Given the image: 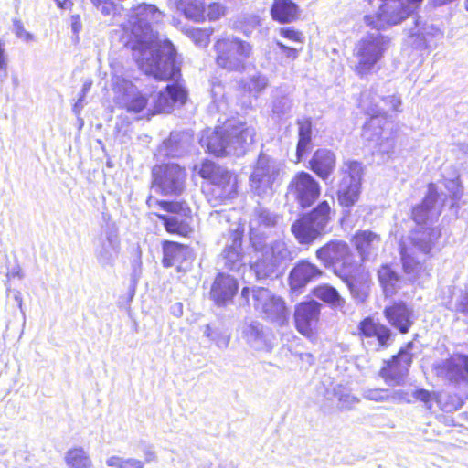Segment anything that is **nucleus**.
Here are the masks:
<instances>
[{
  "mask_svg": "<svg viewBox=\"0 0 468 468\" xmlns=\"http://www.w3.org/2000/svg\"><path fill=\"white\" fill-rule=\"evenodd\" d=\"M282 172L283 167L280 162L261 154L250 176L251 190L261 198L271 197L274 192V185L279 184Z\"/></svg>",
  "mask_w": 468,
  "mask_h": 468,
  "instance_id": "9b49d317",
  "label": "nucleus"
},
{
  "mask_svg": "<svg viewBox=\"0 0 468 468\" xmlns=\"http://www.w3.org/2000/svg\"><path fill=\"white\" fill-rule=\"evenodd\" d=\"M319 183L307 172L297 173L288 186V195L305 208L312 206L320 196Z\"/></svg>",
  "mask_w": 468,
  "mask_h": 468,
  "instance_id": "a211bd4d",
  "label": "nucleus"
},
{
  "mask_svg": "<svg viewBox=\"0 0 468 468\" xmlns=\"http://www.w3.org/2000/svg\"><path fill=\"white\" fill-rule=\"evenodd\" d=\"M97 8L100 9V11L103 15L108 16L113 10V4L112 2H110L109 0H106L102 5H101L100 7H97Z\"/></svg>",
  "mask_w": 468,
  "mask_h": 468,
  "instance_id": "774afa93",
  "label": "nucleus"
},
{
  "mask_svg": "<svg viewBox=\"0 0 468 468\" xmlns=\"http://www.w3.org/2000/svg\"><path fill=\"white\" fill-rule=\"evenodd\" d=\"M298 125L299 140L297 144L296 154L297 161L299 162L309 149L312 136V125L311 122L308 120L299 121Z\"/></svg>",
  "mask_w": 468,
  "mask_h": 468,
  "instance_id": "58836bf2",
  "label": "nucleus"
},
{
  "mask_svg": "<svg viewBox=\"0 0 468 468\" xmlns=\"http://www.w3.org/2000/svg\"><path fill=\"white\" fill-rule=\"evenodd\" d=\"M159 206L165 211L174 213V214H182L184 216L189 212V208L184 203L180 202H170V201H160Z\"/></svg>",
  "mask_w": 468,
  "mask_h": 468,
  "instance_id": "603ef678",
  "label": "nucleus"
},
{
  "mask_svg": "<svg viewBox=\"0 0 468 468\" xmlns=\"http://www.w3.org/2000/svg\"><path fill=\"white\" fill-rule=\"evenodd\" d=\"M271 17L280 23H291L297 19L299 8L292 0H273Z\"/></svg>",
  "mask_w": 468,
  "mask_h": 468,
  "instance_id": "2f4dec72",
  "label": "nucleus"
},
{
  "mask_svg": "<svg viewBox=\"0 0 468 468\" xmlns=\"http://www.w3.org/2000/svg\"><path fill=\"white\" fill-rule=\"evenodd\" d=\"M352 242L362 261L374 259L381 246V237L371 230H359L352 238Z\"/></svg>",
  "mask_w": 468,
  "mask_h": 468,
  "instance_id": "b1692460",
  "label": "nucleus"
},
{
  "mask_svg": "<svg viewBox=\"0 0 468 468\" xmlns=\"http://www.w3.org/2000/svg\"><path fill=\"white\" fill-rule=\"evenodd\" d=\"M241 299L252 305L263 319L282 324L287 318L284 301L267 288L244 287L241 290Z\"/></svg>",
  "mask_w": 468,
  "mask_h": 468,
  "instance_id": "0eeeda50",
  "label": "nucleus"
},
{
  "mask_svg": "<svg viewBox=\"0 0 468 468\" xmlns=\"http://www.w3.org/2000/svg\"><path fill=\"white\" fill-rule=\"evenodd\" d=\"M213 48L216 64L229 72H243L252 54V45L233 35L218 39Z\"/></svg>",
  "mask_w": 468,
  "mask_h": 468,
  "instance_id": "423d86ee",
  "label": "nucleus"
},
{
  "mask_svg": "<svg viewBox=\"0 0 468 468\" xmlns=\"http://www.w3.org/2000/svg\"><path fill=\"white\" fill-rule=\"evenodd\" d=\"M332 393L338 401V408L342 410H349L359 402L358 398L352 395L350 390L343 385L335 386Z\"/></svg>",
  "mask_w": 468,
  "mask_h": 468,
  "instance_id": "37998d69",
  "label": "nucleus"
},
{
  "mask_svg": "<svg viewBox=\"0 0 468 468\" xmlns=\"http://www.w3.org/2000/svg\"><path fill=\"white\" fill-rule=\"evenodd\" d=\"M242 335L247 344L255 350L270 352L272 349L271 332L258 321L246 323Z\"/></svg>",
  "mask_w": 468,
  "mask_h": 468,
  "instance_id": "5701e85b",
  "label": "nucleus"
},
{
  "mask_svg": "<svg viewBox=\"0 0 468 468\" xmlns=\"http://www.w3.org/2000/svg\"><path fill=\"white\" fill-rule=\"evenodd\" d=\"M413 34L421 36L426 46H428L432 39H441L443 37L442 31L432 25L418 29Z\"/></svg>",
  "mask_w": 468,
  "mask_h": 468,
  "instance_id": "3c124183",
  "label": "nucleus"
},
{
  "mask_svg": "<svg viewBox=\"0 0 468 468\" xmlns=\"http://www.w3.org/2000/svg\"><path fill=\"white\" fill-rule=\"evenodd\" d=\"M218 167V165L211 161H204L197 173L202 178L208 179L210 181Z\"/></svg>",
  "mask_w": 468,
  "mask_h": 468,
  "instance_id": "4d7b16f0",
  "label": "nucleus"
},
{
  "mask_svg": "<svg viewBox=\"0 0 468 468\" xmlns=\"http://www.w3.org/2000/svg\"><path fill=\"white\" fill-rule=\"evenodd\" d=\"M177 8L186 17L200 21L204 18L205 0H179Z\"/></svg>",
  "mask_w": 468,
  "mask_h": 468,
  "instance_id": "4c0bfd02",
  "label": "nucleus"
},
{
  "mask_svg": "<svg viewBox=\"0 0 468 468\" xmlns=\"http://www.w3.org/2000/svg\"><path fill=\"white\" fill-rule=\"evenodd\" d=\"M112 87L115 104L127 112L138 114L147 109L146 95L143 94L132 81L113 75Z\"/></svg>",
  "mask_w": 468,
  "mask_h": 468,
  "instance_id": "4468645a",
  "label": "nucleus"
},
{
  "mask_svg": "<svg viewBox=\"0 0 468 468\" xmlns=\"http://www.w3.org/2000/svg\"><path fill=\"white\" fill-rule=\"evenodd\" d=\"M388 321L399 332L405 334L412 324V311L404 303H395L384 311Z\"/></svg>",
  "mask_w": 468,
  "mask_h": 468,
  "instance_id": "c756f323",
  "label": "nucleus"
},
{
  "mask_svg": "<svg viewBox=\"0 0 468 468\" xmlns=\"http://www.w3.org/2000/svg\"><path fill=\"white\" fill-rule=\"evenodd\" d=\"M14 31L19 38H22L25 41H29V40L33 39L32 34H30L29 32H27L24 29V27L20 20H17V19L14 20Z\"/></svg>",
  "mask_w": 468,
  "mask_h": 468,
  "instance_id": "e2e57ef3",
  "label": "nucleus"
},
{
  "mask_svg": "<svg viewBox=\"0 0 468 468\" xmlns=\"http://www.w3.org/2000/svg\"><path fill=\"white\" fill-rule=\"evenodd\" d=\"M231 174L226 168L219 166L210 179V182L221 188L222 195L230 196L234 190V184L231 183Z\"/></svg>",
  "mask_w": 468,
  "mask_h": 468,
  "instance_id": "a19ab883",
  "label": "nucleus"
},
{
  "mask_svg": "<svg viewBox=\"0 0 468 468\" xmlns=\"http://www.w3.org/2000/svg\"><path fill=\"white\" fill-rule=\"evenodd\" d=\"M365 92L371 93L369 101L372 104H378V106H380L379 103H380V101H382L385 106L388 107L389 110L396 112H401L402 101H401L400 96L394 94V95H390V96H387V97H382V96L378 95V93L373 92L372 90H366Z\"/></svg>",
  "mask_w": 468,
  "mask_h": 468,
  "instance_id": "c03bdc74",
  "label": "nucleus"
},
{
  "mask_svg": "<svg viewBox=\"0 0 468 468\" xmlns=\"http://www.w3.org/2000/svg\"><path fill=\"white\" fill-rule=\"evenodd\" d=\"M378 280L387 296L395 294L403 282L401 277L388 265L379 269Z\"/></svg>",
  "mask_w": 468,
  "mask_h": 468,
  "instance_id": "f704fd0d",
  "label": "nucleus"
},
{
  "mask_svg": "<svg viewBox=\"0 0 468 468\" xmlns=\"http://www.w3.org/2000/svg\"><path fill=\"white\" fill-rule=\"evenodd\" d=\"M360 334L365 337H376L378 345L384 346L390 338V330L386 326L375 323L371 318L364 319L359 324Z\"/></svg>",
  "mask_w": 468,
  "mask_h": 468,
  "instance_id": "72a5a7b5",
  "label": "nucleus"
},
{
  "mask_svg": "<svg viewBox=\"0 0 468 468\" xmlns=\"http://www.w3.org/2000/svg\"><path fill=\"white\" fill-rule=\"evenodd\" d=\"M242 234L236 230L231 233V243L227 244L222 258L226 268L231 271L239 270L243 265Z\"/></svg>",
  "mask_w": 468,
  "mask_h": 468,
  "instance_id": "c85d7f7f",
  "label": "nucleus"
},
{
  "mask_svg": "<svg viewBox=\"0 0 468 468\" xmlns=\"http://www.w3.org/2000/svg\"><path fill=\"white\" fill-rule=\"evenodd\" d=\"M365 399L375 402H388V389L380 388H365L362 389Z\"/></svg>",
  "mask_w": 468,
  "mask_h": 468,
  "instance_id": "49530a36",
  "label": "nucleus"
},
{
  "mask_svg": "<svg viewBox=\"0 0 468 468\" xmlns=\"http://www.w3.org/2000/svg\"><path fill=\"white\" fill-rule=\"evenodd\" d=\"M238 282L230 275L219 273L211 287L210 296L218 306L230 303L238 292Z\"/></svg>",
  "mask_w": 468,
  "mask_h": 468,
  "instance_id": "393cba45",
  "label": "nucleus"
},
{
  "mask_svg": "<svg viewBox=\"0 0 468 468\" xmlns=\"http://www.w3.org/2000/svg\"><path fill=\"white\" fill-rule=\"evenodd\" d=\"M413 343H408L399 350L397 356H394L390 361L386 363L379 372L384 381L392 387L403 386L409 374V369L412 362V354L410 350Z\"/></svg>",
  "mask_w": 468,
  "mask_h": 468,
  "instance_id": "dca6fc26",
  "label": "nucleus"
},
{
  "mask_svg": "<svg viewBox=\"0 0 468 468\" xmlns=\"http://www.w3.org/2000/svg\"><path fill=\"white\" fill-rule=\"evenodd\" d=\"M187 34H188V37L192 39V41L197 46L207 47L209 43L211 30L201 29V28H192L187 31Z\"/></svg>",
  "mask_w": 468,
  "mask_h": 468,
  "instance_id": "8fccbe9b",
  "label": "nucleus"
},
{
  "mask_svg": "<svg viewBox=\"0 0 468 468\" xmlns=\"http://www.w3.org/2000/svg\"><path fill=\"white\" fill-rule=\"evenodd\" d=\"M162 18V12L156 6L142 4L132 10L123 30L134 42L132 48L142 71L155 80H177L180 69L176 65L175 48L153 28Z\"/></svg>",
  "mask_w": 468,
  "mask_h": 468,
  "instance_id": "f257e3e1",
  "label": "nucleus"
},
{
  "mask_svg": "<svg viewBox=\"0 0 468 468\" xmlns=\"http://www.w3.org/2000/svg\"><path fill=\"white\" fill-rule=\"evenodd\" d=\"M324 271L315 264L302 260L297 262L289 273V285L292 292H301L309 282L322 277Z\"/></svg>",
  "mask_w": 468,
  "mask_h": 468,
  "instance_id": "4be33fe9",
  "label": "nucleus"
},
{
  "mask_svg": "<svg viewBox=\"0 0 468 468\" xmlns=\"http://www.w3.org/2000/svg\"><path fill=\"white\" fill-rule=\"evenodd\" d=\"M279 215L270 211L266 207L258 206L254 208L250 220V242L253 237L261 239V229L273 228L279 221Z\"/></svg>",
  "mask_w": 468,
  "mask_h": 468,
  "instance_id": "bb28decb",
  "label": "nucleus"
},
{
  "mask_svg": "<svg viewBox=\"0 0 468 468\" xmlns=\"http://www.w3.org/2000/svg\"><path fill=\"white\" fill-rule=\"evenodd\" d=\"M272 113L282 118L291 113L293 107L292 92L288 88L280 87L273 91Z\"/></svg>",
  "mask_w": 468,
  "mask_h": 468,
  "instance_id": "473e14b6",
  "label": "nucleus"
},
{
  "mask_svg": "<svg viewBox=\"0 0 468 468\" xmlns=\"http://www.w3.org/2000/svg\"><path fill=\"white\" fill-rule=\"evenodd\" d=\"M186 146V144L182 141L180 133H171L169 138L164 141L161 151L166 155L179 156L184 153Z\"/></svg>",
  "mask_w": 468,
  "mask_h": 468,
  "instance_id": "79ce46f5",
  "label": "nucleus"
},
{
  "mask_svg": "<svg viewBox=\"0 0 468 468\" xmlns=\"http://www.w3.org/2000/svg\"><path fill=\"white\" fill-rule=\"evenodd\" d=\"M165 267H172L186 261L190 256V250L187 246L173 241H165L163 245Z\"/></svg>",
  "mask_w": 468,
  "mask_h": 468,
  "instance_id": "7c9ffc66",
  "label": "nucleus"
},
{
  "mask_svg": "<svg viewBox=\"0 0 468 468\" xmlns=\"http://www.w3.org/2000/svg\"><path fill=\"white\" fill-rule=\"evenodd\" d=\"M388 402L396 403H412L411 393L402 389H388Z\"/></svg>",
  "mask_w": 468,
  "mask_h": 468,
  "instance_id": "5fc2aeb1",
  "label": "nucleus"
},
{
  "mask_svg": "<svg viewBox=\"0 0 468 468\" xmlns=\"http://www.w3.org/2000/svg\"><path fill=\"white\" fill-rule=\"evenodd\" d=\"M106 465L112 468H144V462L133 457L112 455L106 460Z\"/></svg>",
  "mask_w": 468,
  "mask_h": 468,
  "instance_id": "a18cd8bd",
  "label": "nucleus"
},
{
  "mask_svg": "<svg viewBox=\"0 0 468 468\" xmlns=\"http://www.w3.org/2000/svg\"><path fill=\"white\" fill-rule=\"evenodd\" d=\"M335 155L327 149H318L309 161L310 169L323 180H326L335 167Z\"/></svg>",
  "mask_w": 468,
  "mask_h": 468,
  "instance_id": "cd10ccee",
  "label": "nucleus"
},
{
  "mask_svg": "<svg viewBox=\"0 0 468 468\" xmlns=\"http://www.w3.org/2000/svg\"><path fill=\"white\" fill-rule=\"evenodd\" d=\"M144 464L157 460L156 452L152 446H147L144 450Z\"/></svg>",
  "mask_w": 468,
  "mask_h": 468,
  "instance_id": "69168bd1",
  "label": "nucleus"
},
{
  "mask_svg": "<svg viewBox=\"0 0 468 468\" xmlns=\"http://www.w3.org/2000/svg\"><path fill=\"white\" fill-rule=\"evenodd\" d=\"M313 294L319 300L331 305L333 308L343 311L345 307V299L341 297L338 291L331 285H319L313 290Z\"/></svg>",
  "mask_w": 468,
  "mask_h": 468,
  "instance_id": "c9c22d12",
  "label": "nucleus"
},
{
  "mask_svg": "<svg viewBox=\"0 0 468 468\" xmlns=\"http://www.w3.org/2000/svg\"><path fill=\"white\" fill-rule=\"evenodd\" d=\"M330 206L321 202L310 213L304 214L291 226V231L301 245H310L325 232L330 220Z\"/></svg>",
  "mask_w": 468,
  "mask_h": 468,
  "instance_id": "1a4fd4ad",
  "label": "nucleus"
},
{
  "mask_svg": "<svg viewBox=\"0 0 468 468\" xmlns=\"http://www.w3.org/2000/svg\"><path fill=\"white\" fill-rule=\"evenodd\" d=\"M269 84L267 77L262 74L257 73L250 77L246 84L250 92L254 95L260 94Z\"/></svg>",
  "mask_w": 468,
  "mask_h": 468,
  "instance_id": "09e8293b",
  "label": "nucleus"
},
{
  "mask_svg": "<svg viewBox=\"0 0 468 468\" xmlns=\"http://www.w3.org/2000/svg\"><path fill=\"white\" fill-rule=\"evenodd\" d=\"M422 0H369L373 7H378L375 15L366 16L367 23L378 30L399 24L409 16Z\"/></svg>",
  "mask_w": 468,
  "mask_h": 468,
  "instance_id": "9d476101",
  "label": "nucleus"
},
{
  "mask_svg": "<svg viewBox=\"0 0 468 468\" xmlns=\"http://www.w3.org/2000/svg\"><path fill=\"white\" fill-rule=\"evenodd\" d=\"M433 371L442 379L459 383H468V356L453 355L450 358L434 364Z\"/></svg>",
  "mask_w": 468,
  "mask_h": 468,
  "instance_id": "aec40b11",
  "label": "nucleus"
},
{
  "mask_svg": "<svg viewBox=\"0 0 468 468\" xmlns=\"http://www.w3.org/2000/svg\"><path fill=\"white\" fill-rule=\"evenodd\" d=\"M350 278L351 277H348L347 280H344V281L346 282L352 297L357 303H364L366 301V299L367 298V292L366 288L354 283L350 280Z\"/></svg>",
  "mask_w": 468,
  "mask_h": 468,
  "instance_id": "864d4df0",
  "label": "nucleus"
},
{
  "mask_svg": "<svg viewBox=\"0 0 468 468\" xmlns=\"http://www.w3.org/2000/svg\"><path fill=\"white\" fill-rule=\"evenodd\" d=\"M157 217L164 222L165 230L169 233L186 236L190 231L188 224L180 219L178 216L158 214Z\"/></svg>",
  "mask_w": 468,
  "mask_h": 468,
  "instance_id": "ea45409f",
  "label": "nucleus"
},
{
  "mask_svg": "<svg viewBox=\"0 0 468 468\" xmlns=\"http://www.w3.org/2000/svg\"><path fill=\"white\" fill-rule=\"evenodd\" d=\"M226 14V7L218 3L210 4L207 7V16L210 20H218Z\"/></svg>",
  "mask_w": 468,
  "mask_h": 468,
  "instance_id": "bf43d9fd",
  "label": "nucleus"
},
{
  "mask_svg": "<svg viewBox=\"0 0 468 468\" xmlns=\"http://www.w3.org/2000/svg\"><path fill=\"white\" fill-rule=\"evenodd\" d=\"M186 100V90L178 84L167 85L165 90L154 98V112H170L176 104H184Z\"/></svg>",
  "mask_w": 468,
  "mask_h": 468,
  "instance_id": "a878e982",
  "label": "nucleus"
},
{
  "mask_svg": "<svg viewBox=\"0 0 468 468\" xmlns=\"http://www.w3.org/2000/svg\"><path fill=\"white\" fill-rule=\"evenodd\" d=\"M438 228L418 227L412 230L409 242L401 241L399 244L403 270L411 282H416L425 273L421 261L415 258V252L428 255L435 247L441 237Z\"/></svg>",
  "mask_w": 468,
  "mask_h": 468,
  "instance_id": "7ed1b4c3",
  "label": "nucleus"
},
{
  "mask_svg": "<svg viewBox=\"0 0 468 468\" xmlns=\"http://www.w3.org/2000/svg\"><path fill=\"white\" fill-rule=\"evenodd\" d=\"M281 37L288 39L289 41L302 44L304 37L302 32L295 30L292 27H282L279 29Z\"/></svg>",
  "mask_w": 468,
  "mask_h": 468,
  "instance_id": "6e6d98bb",
  "label": "nucleus"
},
{
  "mask_svg": "<svg viewBox=\"0 0 468 468\" xmlns=\"http://www.w3.org/2000/svg\"><path fill=\"white\" fill-rule=\"evenodd\" d=\"M446 188L451 194V197L454 200H458L462 196V187L456 180H449L445 184Z\"/></svg>",
  "mask_w": 468,
  "mask_h": 468,
  "instance_id": "680f3d73",
  "label": "nucleus"
},
{
  "mask_svg": "<svg viewBox=\"0 0 468 468\" xmlns=\"http://www.w3.org/2000/svg\"><path fill=\"white\" fill-rule=\"evenodd\" d=\"M339 176L338 202L342 207H353L358 201L361 194L362 164L352 160L345 161L339 169Z\"/></svg>",
  "mask_w": 468,
  "mask_h": 468,
  "instance_id": "ddd939ff",
  "label": "nucleus"
},
{
  "mask_svg": "<svg viewBox=\"0 0 468 468\" xmlns=\"http://www.w3.org/2000/svg\"><path fill=\"white\" fill-rule=\"evenodd\" d=\"M65 462L69 468L92 467V461L82 447L69 449L65 454Z\"/></svg>",
  "mask_w": 468,
  "mask_h": 468,
  "instance_id": "e433bc0d",
  "label": "nucleus"
},
{
  "mask_svg": "<svg viewBox=\"0 0 468 468\" xmlns=\"http://www.w3.org/2000/svg\"><path fill=\"white\" fill-rule=\"evenodd\" d=\"M322 304L314 300L296 305L294 323L297 331L304 336L313 335L319 322Z\"/></svg>",
  "mask_w": 468,
  "mask_h": 468,
  "instance_id": "412c9836",
  "label": "nucleus"
},
{
  "mask_svg": "<svg viewBox=\"0 0 468 468\" xmlns=\"http://www.w3.org/2000/svg\"><path fill=\"white\" fill-rule=\"evenodd\" d=\"M12 468H32L35 464L34 455L27 450H18L14 453Z\"/></svg>",
  "mask_w": 468,
  "mask_h": 468,
  "instance_id": "de8ad7c7",
  "label": "nucleus"
},
{
  "mask_svg": "<svg viewBox=\"0 0 468 468\" xmlns=\"http://www.w3.org/2000/svg\"><path fill=\"white\" fill-rule=\"evenodd\" d=\"M121 245L117 229L107 226L95 243L94 256L102 268H112L120 254Z\"/></svg>",
  "mask_w": 468,
  "mask_h": 468,
  "instance_id": "f3484780",
  "label": "nucleus"
},
{
  "mask_svg": "<svg viewBox=\"0 0 468 468\" xmlns=\"http://www.w3.org/2000/svg\"><path fill=\"white\" fill-rule=\"evenodd\" d=\"M251 245L256 253L251 269L258 279L269 278L283 271L295 257L294 250L283 239L264 243L262 239L253 237Z\"/></svg>",
  "mask_w": 468,
  "mask_h": 468,
  "instance_id": "20e7f679",
  "label": "nucleus"
},
{
  "mask_svg": "<svg viewBox=\"0 0 468 468\" xmlns=\"http://www.w3.org/2000/svg\"><path fill=\"white\" fill-rule=\"evenodd\" d=\"M276 44L279 47V48L282 50V52L291 59H295L298 57L299 48L295 47H289L284 45L282 42L276 40ZM302 48H300L301 49Z\"/></svg>",
  "mask_w": 468,
  "mask_h": 468,
  "instance_id": "0e129e2a",
  "label": "nucleus"
},
{
  "mask_svg": "<svg viewBox=\"0 0 468 468\" xmlns=\"http://www.w3.org/2000/svg\"><path fill=\"white\" fill-rule=\"evenodd\" d=\"M154 187L163 195H180L186 186V172L177 164H166L153 169Z\"/></svg>",
  "mask_w": 468,
  "mask_h": 468,
  "instance_id": "2eb2a0df",
  "label": "nucleus"
},
{
  "mask_svg": "<svg viewBox=\"0 0 468 468\" xmlns=\"http://www.w3.org/2000/svg\"><path fill=\"white\" fill-rule=\"evenodd\" d=\"M445 197L440 194L437 186L430 183L427 194L421 204L412 209V218L419 225L426 224L428 221L437 219L444 206Z\"/></svg>",
  "mask_w": 468,
  "mask_h": 468,
  "instance_id": "6ab92c4d",
  "label": "nucleus"
},
{
  "mask_svg": "<svg viewBox=\"0 0 468 468\" xmlns=\"http://www.w3.org/2000/svg\"><path fill=\"white\" fill-rule=\"evenodd\" d=\"M370 92L361 94V106L371 118L367 122L362 130V138L369 144L378 147L382 154H389L395 147V138L390 132L385 131L383 124L387 119V110L378 104L369 101Z\"/></svg>",
  "mask_w": 468,
  "mask_h": 468,
  "instance_id": "39448f33",
  "label": "nucleus"
},
{
  "mask_svg": "<svg viewBox=\"0 0 468 468\" xmlns=\"http://www.w3.org/2000/svg\"><path fill=\"white\" fill-rule=\"evenodd\" d=\"M411 399L414 400H420L425 404L428 409L431 408V393L426 389L420 388L416 389L411 393Z\"/></svg>",
  "mask_w": 468,
  "mask_h": 468,
  "instance_id": "052dcab7",
  "label": "nucleus"
},
{
  "mask_svg": "<svg viewBox=\"0 0 468 468\" xmlns=\"http://www.w3.org/2000/svg\"><path fill=\"white\" fill-rule=\"evenodd\" d=\"M388 42V38L379 32L367 34L361 38L355 48V57L357 60L355 71L359 75L369 73L382 58Z\"/></svg>",
  "mask_w": 468,
  "mask_h": 468,
  "instance_id": "f8f14e48",
  "label": "nucleus"
},
{
  "mask_svg": "<svg viewBox=\"0 0 468 468\" xmlns=\"http://www.w3.org/2000/svg\"><path fill=\"white\" fill-rule=\"evenodd\" d=\"M255 130L245 123L231 120L214 131L207 130L200 138V144L216 156L244 154L253 143Z\"/></svg>",
  "mask_w": 468,
  "mask_h": 468,
  "instance_id": "f03ea898",
  "label": "nucleus"
},
{
  "mask_svg": "<svg viewBox=\"0 0 468 468\" xmlns=\"http://www.w3.org/2000/svg\"><path fill=\"white\" fill-rule=\"evenodd\" d=\"M8 58L5 52V45L0 40V84H2L7 77Z\"/></svg>",
  "mask_w": 468,
  "mask_h": 468,
  "instance_id": "13d9d810",
  "label": "nucleus"
},
{
  "mask_svg": "<svg viewBox=\"0 0 468 468\" xmlns=\"http://www.w3.org/2000/svg\"><path fill=\"white\" fill-rule=\"evenodd\" d=\"M212 340L216 343V345L221 348H227L229 343V336L226 335H221L218 338H212Z\"/></svg>",
  "mask_w": 468,
  "mask_h": 468,
  "instance_id": "338daca9",
  "label": "nucleus"
},
{
  "mask_svg": "<svg viewBox=\"0 0 468 468\" xmlns=\"http://www.w3.org/2000/svg\"><path fill=\"white\" fill-rule=\"evenodd\" d=\"M317 260L342 280H347L356 270L354 254L346 241L331 240L315 251Z\"/></svg>",
  "mask_w": 468,
  "mask_h": 468,
  "instance_id": "6e6552de",
  "label": "nucleus"
}]
</instances>
